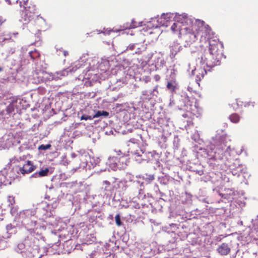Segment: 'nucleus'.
I'll return each mask as SVG.
<instances>
[{
  "label": "nucleus",
  "mask_w": 258,
  "mask_h": 258,
  "mask_svg": "<svg viewBox=\"0 0 258 258\" xmlns=\"http://www.w3.org/2000/svg\"><path fill=\"white\" fill-rule=\"evenodd\" d=\"M223 44L219 41L210 39L209 46V54H203L201 56V62L210 67L217 65L223 54Z\"/></svg>",
  "instance_id": "1"
},
{
  "label": "nucleus",
  "mask_w": 258,
  "mask_h": 258,
  "mask_svg": "<svg viewBox=\"0 0 258 258\" xmlns=\"http://www.w3.org/2000/svg\"><path fill=\"white\" fill-rule=\"evenodd\" d=\"M22 18L26 23L33 21V25L38 31H44L46 22L42 17H40L39 14H33L29 10L25 9Z\"/></svg>",
  "instance_id": "2"
},
{
  "label": "nucleus",
  "mask_w": 258,
  "mask_h": 258,
  "mask_svg": "<svg viewBox=\"0 0 258 258\" xmlns=\"http://www.w3.org/2000/svg\"><path fill=\"white\" fill-rule=\"evenodd\" d=\"M178 37L182 38L187 44H191L197 40V35L187 25L183 27Z\"/></svg>",
  "instance_id": "3"
},
{
  "label": "nucleus",
  "mask_w": 258,
  "mask_h": 258,
  "mask_svg": "<svg viewBox=\"0 0 258 258\" xmlns=\"http://www.w3.org/2000/svg\"><path fill=\"white\" fill-rule=\"evenodd\" d=\"M34 77L37 79V81L40 83L52 80L53 79V75L51 73H49L44 71H39L35 73Z\"/></svg>",
  "instance_id": "4"
},
{
  "label": "nucleus",
  "mask_w": 258,
  "mask_h": 258,
  "mask_svg": "<svg viewBox=\"0 0 258 258\" xmlns=\"http://www.w3.org/2000/svg\"><path fill=\"white\" fill-rule=\"evenodd\" d=\"M18 168L19 171H17V173L18 174L21 173L24 175L34 171L36 169V166L33 164L32 161L27 160L26 163L24 164L23 166L21 167L19 166Z\"/></svg>",
  "instance_id": "5"
},
{
  "label": "nucleus",
  "mask_w": 258,
  "mask_h": 258,
  "mask_svg": "<svg viewBox=\"0 0 258 258\" xmlns=\"http://www.w3.org/2000/svg\"><path fill=\"white\" fill-rule=\"evenodd\" d=\"M184 19L183 21H177L175 23H174L173 25L171 27V30L172 31L175 33L176 32L178 33V36L180 35L181 32V30L183 27H185L187 26V24Z\"/></svg>",
  "instance_id": "6"
},
{
  "label": "nucleus",
  "mask_w": 258,
  "mask_h": 258,
  "mask_svg": "<svg viewBox=\"0 0 258 258\" xmlns=\"http://www.w3.org/2000/svg\"><path fill=\"white\" fill-rule=\"evenodd\" d=\"M194 75L196 76V80L200 81L204 76L207 74V71L204 68L200 67L197 69L192 72Z\"/></svg>",
  "instance_id": "7"
},
{
  "label": "nucleus",
  "mask_w": 258,
  "mask_h": 258,
  "mask_svg": "<svg viewBox=\"0 0 258 258\" xmlns=\"http://www.w3.org/2000/svg\"><path fill=\"white\" fill-rule=\"evenodd\" d=\"M218 252L221 255H226L230 252V248L227 243H222L217 248Z\"/></svg>",
  "instance_id": "8"
},
{
  "label": "nucleus",
  "mask_w": 258,
  "mask_h": 258,
  "mask_svg": "<svg viewBox=\"0 0 258 258\" xmlns=\"http://www.w3.org/2000/svg\"><path fill=\"white\" fill-rule=\"evenodd\" d=\"M24 5L26 10H29L33 14H39L36 6L35 5L31 4V2L29 3L28 1H27L24 3Z\"/></svg>",
  "instance_id": "9"
},
{
  "label": "nucleus",
  "mask_w": 258,
  "mask_h": 258,
  "mask_svg": "<svg viewBox=\"0 0 258 258\" xmlns=\"http://www.w3.org/2000/svg\"><path fill=\"white\" fill-rule=\"evenodd\" d=\"M225 193L224 194H219L220 196L223 199L227 200H231L232 199V196L234 195V192L231 189H226L225 190Z\"/></svg>",
  "instance_id": "10"
},
{
  "label": "nucleus",
  "mask_w": 258,
  "mask_h": 258,
  "mask_svg": "<svg viewBox=\"0 0 258 258\" xmlns=\"http://www.w3.org/2000/svg\"><path fill=\"white\" fill-rule=\"evenodd\" d=\"M138 26L137 23L134 20H132L130 23L124 24L122 27L124 29H130L137 28Z\"/></svg>",
  "instance_id": "11"
},
{
  "label": "nucleus",
  "mask_w": 258,
  "mask_h": 258,
  "mask_svg": "<svg viewBox=\"0 0 258 258\" xmlns=\"http://www.w3.org/2000/svg\"><path fill=\"white\" fill-rule=\"evenodd\" d=\"M16 101H13L6 108V112L8 114H11L15 110V104Z\"/></svg>",
  "instance_id": "12"
},
{
  "label": "nucleus",
  "mask_w": 258,
  "mask_h": 258,
  "mask_svg": "<svg viewBox=\"0 0 258 258\" xmlns=\"http://www.w3.org/2000/svg\"><path fill=\"white\" fill-rule=\"evenodd\" d=\"M240 118V116L235 113L231 114L229 117L230 120L235 123H238L239 121Z\"/></svg>",
  "instance_id": "13"
},
{
  "label": "nucleus",
  "mask_w": 258,
  "mask_h": 258,
  "mask_svg": "<svg viewBox=\"0 0 258 258\" xmlns=\"http://www.w3.org/2000/svg\"><path fill=\"white\" fill-rule=\"evenodd\" d=\"M109 115V112L106 111H98L95 115L93 116V118L99 117L101 116H107Z\"/></svg>",
  "instance_id": "14"
},
{
  "label": "nucleus",
  "mask_w": 258,
  "mask_h": 258,
  "mask_svg": "<svg viewBox=\"0 0 258 258\" xmlns=\"http://www.w3.org/2000/svg\"><path fill=\"white\" fill-rule=\"evenodd\" d=\"M173 17L171 13L163 14L161 16V19H163L166 22L169 21Z\"/></svg>",
  "instance_id": "15"
},
{
  "label": "nucleus",
  "mask_w": 258,
  "mask_h": 258,
  "mask_svg": "<svg viewBox=\"0 0 258 258\" xmlns=\"http://www.w3.org/2000/svg\"><path fill=\"white\" fill-rule=\"evenodd\" d=\"M37 172L38 175L39 176V177L46 176L48 175L49 173V169L48 168H46L44 169H42Z\"/></svg>",
  "instance_id": "16"
},
{
  "label": "nucleus",
  "mask_w": 258,
  "mask_h": 258,
  "mask_svg": "<svg viewBox=\"0 0 258 258\" xmlns=\"http://www.w3.org/2000/svg\"><path fill=\"white\" fill-rule=\"evenodd\" d=\"M29 55L32 59H34L37 57L39 56V53L36 50L31 51L29 52Z\"/></svg>",
  "instance_id": "17"
},
{
  "label": "nucleus",
  "mask_w": 258,
  "mask_h": 258,
  "mask_svg": "<svg viewBox=\"0 0 258 258\" xmlns=\"http://www.w3.org/2000/svg\"><path fill=\"white\" fill-rule=\"evenodd\" d=\"M202 27H201V30H200L201 32L203 31V29H205V31L209 33L210 31H211L210 28L209 27L208 25H205L204 22H202L201 23Z\"/></svg>",
  "instance_id": "18"
},
{
  "label": "nucleus",
  "mask_w": 258,
  "mask_h": 258,
  "mask_svg": "<svg viewBox=\"0 0 258 258\" xmlns=\"http://www.w3.org/2000/svg\"><path fill=\"white\" fill-rule=\"evenodd\" d=\"M115 223L118 226H120L122 224L119 214H117L115 217Z\"/></svg>",
  "instance_id": "19"
},
{
  "label": "nucleus",
  "mask_w": 258,
  "mask_h": 258,
  "mask_svg": "<svg viewBox=\"0 0 258 258\" xmlns=\"http://www.w3.org/2000/svg\"><path fill=\"white\" fill-rule=\"evenodd\" d=\"M51 147V145L50 144H47V145H41L38 149L39 150H47V149H49Z\"/></svg>",
  "instance_id": "20"
},
{
  "label": "nucleus",
  "mask_w": 258,
  "mask_h": 258,
  "mask_svg": "<svg viewBox=\"0 0 258 258\" xmlns=\"http://www.w3.org/2000/svg\"><path fill=\"white\" fill-rule=\"evenodd\" d=\"M167 88L172 92L174 91L175 89V86L171 82H168L167 84Z\"/></svg>",
  "instance_id": "21"
},
{
  "label": "nucleus",
  "mask_w": 258,
  "mask_h": 258,
  "mask_svg": "<svg viewBox=\"0 0 258 258\" xmlns=\"http://www.w3.org/2000/svg\"><path fill=\"white\" fill-rule=\"evenodd\" d=\"M93 119V116H92L90 115H85V114L83 115L80 118L81 120H92Z\"/></svg>",
  "instance_id": "22"
},
{
  "label": "nucleus",
  "mask_w": 258,
  "mask_h": 258,
  "mask_svg": "<svg viewBox=\"0 0 258 258\" xmlns=\"http://www.w3.org/2000/svg\"><path fill=\"white\" fill-rule=\"evenodd\" d=\"M254 103H255L254 102H251V101L248 102H247L246 103H245L244 104V107H247V106L248 107V106H251L252 107H254Z\"/></svg>",
  "instance_id": "23"
},
{
  "label": "nucleus",
  "mask_w": 258,
  "mask_h": 258,
  "mask_svg": "<svg viewBox=\"0 0 258 258\" xmlns=\"http://www.w3.org/2000/svg\"><path fill=\"white\" fill-rule=\"evenodd\" d=\"M103 184H105V190H107L106 188L108 187V186H109L110 185V183L108 181H107V180H105L103 181Z\"/></svg>",
  "instance_id": "24"
},
{
  "label": "nucleus",
  "mask_w": 258,
  "mask_h": 258,
  "mask_svg": "<svg viewBox=\"0 0 258 258\" xmlns=\"http://www.w3.org/2000/svg\"><path fill=\"white\" fill-rule=\"evenodd\" d=\"M25 247V244L23 243H20L18 244V248L20 249H23Z\"/></svg>",
  "instance_id": "25"
},
{
  "label": "nucleus",
  "mask_w": 258,
  "mask_h": 258,
  "mask_svg": "<svg viewBox=\"0 0 258 258\" xmlns=\"http://www.w3.org/2000/svg\"><path fill=\"white\" fill-rule=\"evenodd\" d=\"M160 76L159 75H156L154 77V79L156 82H158L160 80Z\"/></svg>",
  "instance_id": "26"
},
{
  "label": "nucleus",
  "mask_w": 258,
  "mask_h": 258,
  "mask_svg": "<svg viewBox=\"0 0 258 258\" xmlns=\"http://www.w3.org/2000/svg\"><path fill=\"white\" fill-rule=\"evenodd\" d=\"M31 177L38 178L39 177V176L38 175V172H36L31 175Z\"/></svg>",
  "instance_id": "27"
},
{
  "label": "nucleus",
  "mask_w": 258,
  "mask_h": 258,
  "mask_svg": "<svg viewBox=\"0 0 258 258\" xmlns=\"http://www.w3.org/2000/svg\"><path fill=\"white\" fill-rule=\"evenodd\" d=\"M236 104H237V105L238 106H242V102H241V101L240 100H236Z\"/></svg>",
  "instance_id": "28"
},
{
  "label": "nucleus",
  "mask_w": 258,
  "mask_h": 258,
  "mask_svg": "<svg viewBox=\"0 0 258 258\" xmlns=\"http://www.w3.org/2000/svg\"><path fill=\"white\" fill-rule=\"evenodd\" d=\"M144 80L146 83H147L150 81V78L149 77H146L144 79Z\"/></svg>",
  "instance_id": "29"
},
{
  "label": "nucleus",
  "mask_w": 258,
  "mask_h": 258,
  "mask_svg": "<svg viewBox=\"0 0 258 258\" xmlns=\"http://www.w3.org/2000/svg\"><path fill=\"white\" fill-rule=\"evenodd\" d=\"M63 53H64V56H66V55H67L68 54V52L67 51H64L63 52Z\"/></svg>",
  "instance_id": "30"
},
{
  "label": "nucleus",
  "mask_w": 258,
  "mask_h": 258,
  "mask_svg": "<svg viewBox=\"0 0 258 258\" xmlns=\"http://www.w3.org/2000/svg\"><path fill=\"white\" fill-rule=\"evenodd\" d=\"M176 51H175V53H173V51H172V52H171V54H172V55H173V56H174L176 55Z\"/></svg>",
  "instance_id": "31"
},
{
  "label": "nucleus",
  "mask_w": 258,
  "mask_h": 258,
  "mask_svg": "<svg viewBox=\"0 0 258 258\" xmlns=\"http://www.w3.org/2000/svg\"><path fill=\"white\" fill-rule=\"evenodd\" d=\"M3 69L2 68H0V72L2 71Z\"/></svg>",
  "instance_id": "32"
},
{
  "label": "nucleus",
  "mask_w": 258,
  "mask_h": 258,
  "mask_svg": "<svg viewBox=\"0 0 258 258\" xmlns=\"http://www.w3.org/2000/svg\"><path fill=\"white\" fill-rule=\"evenodd\" d=\"M42 255H41L38 258H42Z\"/></svg>",
  "instance_id": "33"
},
{
  "label": "nucleus",
  "mask_w": 258,
  "mask_h": 258,
  "mask_svg": "<svg viewBox=\"0 0 258 258\" xmlns=\"http://www.w3.org/2000/svg\"><path fill=\"white\" fill-rule=\"evenodd\" d=\"M199 59H201V57H199ZM201 62L202 63L201 61ZM202 63L204 64L203 62H202Z\"/></svg>",
  "instance_id": "34"
}]
</instances>
